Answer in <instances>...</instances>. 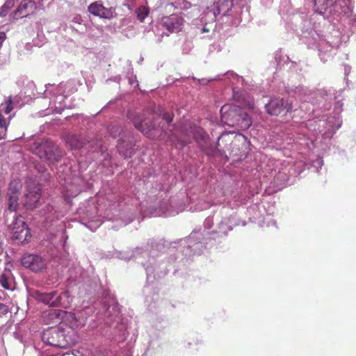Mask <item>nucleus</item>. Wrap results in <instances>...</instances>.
Instances as JSON below:
<instances>
[{"mask_svg":"<svg viewBox=\"0 0 356 356\" xmlns=\"http://www.w3.org/2000/svg\"><path fill=\"white\" fill-rule=\"evenodd\" d=\"M354 3L352 0H335V2H327L314 10L313 13L303 19L302 24L301 40L309 48H316L323 62L327 61L330 55L327 54L329 49L337 48L341 43L340 33L334 31V35H323L321 34V26L316 22L317 15L327 19L330 22L340 23L343 26L346 24L356 27V13L353 15Z\"/></svg>","mask_w":356,"mask_h":356,"instance_id":"1","label":"nucleus"},{"mask_svg":"<svg viewBox=\"0 0 356 356\" xmlns=\"http://www.w3.org/2000/svg\"><path fill=\"white\" fill-rule=\"evenodd\" d=\"M293 91L300 100L303 101L300 108L302 111L305 109L309 115L312 113L314 115L313 118L306 121L305 127L316 138L318 134H321L323 138H331L342 124L340 113L343 104L340 102H336L332 115H322L319 118L318 114H315V104L320 108L327 109L330 106L332 95L328 94L324 89L311 91L301 86H296Z\"/></svg>","mask_w":356,"mask_h":356,"instance_id":"2","label":"nucleus"},{"mask_svg":"<svg viewBox=\"0 0 356 356\" xmlns=\"http://www.w3.org/2000/svg\"><path fill=\"white\" fill-rule=\"evenodd\" d=\"M65 318L69 323V327L63 328L59 325L48 328L43 332L42 339L46 345L67 348L77 342L78 337L75 330L84 325L85 320L77 318L72 312L67 313Z\"/></svg>","mask_w":356,"mask_h":356,"instance_id":"3","label":"nucleus"},{"mask_svg":"<svg viewBox=\"0 0 356 356\" xmlns=\"http://www.w3.org/2000/svg\"><path fill=\"white\" fill-rule=\"evenodd\" d=\"M214 221L216 222V228L211 235L217 234L216 237L227 236L234 227L241 224L240 219L227 207L218 208L213 216H209L205 219L204 225L206 228L209 229L212 227Z\"/></svg>","mask_w":356,"mask_h":356,"instance_id":"4","label":"nucleus"},{"mask_svg":"<svg viewBox=\"0 0 356 356\" xmlns=\"http://www.w3.org/2000/svg\"><path fill=\"white\" fill-rule=\"evenodd\" d=\"M154 254L155 250L154 249L143 250L141 248H137L134 252V257L136 259L148 258V260L145 262L138 261L145 269L148 282H153L156 277H161L168 272L165 264H163V267H157V261L154 258Z\"/></svg>","mask_w":356,"mask_h":356,"instance_id":"5","label":"nucleus"},{"mask_svg":"<svg viewBox=\"0 0 356 356\" xmlns=\"http://www.w3.org/2000/svg\"><path fill=\"white\" fill-rule=\"evenodd\" d=\"M106 323H110L113 327V332H111V339L116 343L123 342L127 338V331L122 324L119 323L120 320L118 305L114 300L108 305H104Z\"/></svg>","mask_w":356,"mask_h":356,"instance_id":"6","label":"nucleus"},{"mask_svg":"<svg viewBox=\"0 0 356 356\" xmlns=\"http://www.w3.org/2000/svg\"><path fill=\"white\" fill-rule=\"evenodd\" d=\"M46 90L43 92L42 97L49 99V107L52 112L60 113L65 106L63 105V102L65 99L64 95L65 89L64 84L60 83L58 86L49 85L45 86Z\"/></svg>","mask_w":356,"mask_h":356,"instance_id":"7","label":"nucleus"},{"mask_svg":"<svg viewBox=\"0 0 356 356\" xmlns=\"http://www.w3.org/2000/svg\"><path fill=\"white\" fill-rule=\"evenodd\" d=\"M35 154L49 164L58 162L63 156L62 151L51 141L46 140L37 146Z\"/></svg>","mask_w":356,"mask_h":356,"instance_id":"8","label":"nucleus"},{"mask_svg":"<svg viewBox=\"0 0 356 356\" xmlns=\"http://www.w3.org/2000/svg\"><path fill=\"white\" fill-rule=\"evenodd\" d=\"M202 239V234L200 232H193L185 239L180 241L181 246L184 247L183 253L190 257L192 254H200L205 248V243Z\"/></svg>","mask_w":356,"mask_h":356,"instance_id":"9","label":"nucleus"},{"mask_svg":"<svg viewBox=\"0 0 356 356\" xmlns=\"http://www.w3.org/2000/svg\"><path fill=\"white\" fill-rule=\"evenodd\" d=\"M265 108L271 115H284L293 111V105L291 101L284 100L283 98H273L266 104Z\"/></svg>","mask_w":356,"mask_h":356,"instance_id":"10","label":"nucleus"},{"mask_svg":"<svg viewBox=\"0 0 356 356\" xmlns=\"http://www.w3.org/2000/svg\"><path fill=\"white\" fill-rule=\"evenodd\" d=\"M13 223L12 233L13 237L20 243L27 242L30 236V232L28 226L24 221L22 216L15 217Z\"/></svg>","mask_w":356,"mask_h":356,"instance_id":"11","label":"nucleus"},{"mask_svg":"<svg viewBox=\"0 0 356 356\" xmlns=\"http://www.w3.org/2000/svg\"><path fill=\"white\" fill-rule=\"evenodd\" d=\"M240 106L234 104H225L221 107L220 115L221 122L226 125L229 127H235V122L238 120V117L240 113Z\"/></svg>","mask_w":356,"mask_h":356,"instance_id":"12","label":"nucleus"},{"mask_svg":"<svg viewBox=\"0 0 356 356\" xmlns=\"http://www.w3.org/2000/svg\"><path fill=\"white\" fill-rule=\"evenodd\" d=\"M65 140L72 149H82L86 147V149L95 152L99 147L97 144L95 146V142L89 141L79 135L68 134L66 136Z\"/></svg>","mask_w":356,"mask_h":356,"instance_id":"13","label":"nucleus"},{"mask_svg":"<svg viewBox=\"0 0 356 356\" xmlns=\"http://www.w3.org/2000/svg\"><path fill=\"white\" fill-rule=\"evenodd\" d=\"M234 6L233 0H217L213 5L211 10H208L206 15H209L214 20L217 15L227 16L229 15Z\"/></svg>","mask_w":356,"mask_h":356,"instance_id":"14","label":"nucleus"},{"mask_svg":"<svg viewBox=\"0 0 356 356\" xmlns=\"http://www.w3.org/2000/svg\"><path fill=\"white\" fill-rule=\"evenodd\" d=\"M22 264L26 268L33 272H38L46 267L45 259L38 254H25L22 259Z\"/></svg>","mask_w":356,"mask_h":356,"instance_id":"15","label":"nucleus"},{"mask_svg":"<svg viewBox=\"0 0 356 356\" xmlns=\"http://www.w3.org/2000/svg\"><path fill=\"white\" fill-rule=\"evenodd\" d=\"M41 186L35 183L28 186L27 193L25 194V205L28 209L35 207L41 196Z\"/></svg>","mask_w":356,"mask_h":356,"instance_id":"16","label":"nucleus"},{"mask_svg":"<svg viewBox=\"0 0 356 356\" xmlns=\"http://www.w3.org/2000/svg\"><path fill=\"white\" fill-rule=\"evenodd\" d=\"M162 26L170 33L179 32L183 26V19L176 14L165 16L162 18Z\"/></svg>","mask_w":356,"mask_h":356,"instance_id":"17","label":"nucleus"},{"mask_svg":"<svg viewBox=\"0 0 356 356\" xmlns=\"http://www.w3.org/2000/svg\"><path fill=\"white\" fill-rule=\"evenodd\" d=\"M129 118L131 119V116H129ZM131 120L137 129L140 131L144 135L151 137L150 131L155 129L154 123L148 121L140 115H134Z\"/></svg>","mask_w":356,"mask_h":356,"instance_id":"18","label":"nucleus"},{"mask_svg":"<svg viewBox=\"0 0 356 356\" xmlns=\"http://www.w3.org/2000/svg\"><path fill=\"white\" fill-rule=\"evenodd\" d=\"M41 215L44 217V227L48 228L53 225V222L58 220L63 214L55 210L54 207L49 204H47L42 210Z\"/></svg>","mask_w":356,"mask_h":356,"instance_id":"19","label":"nucleus"},{"mask_svg":"<svg viewBox=\"0 0 356 356\" xmlns=\"http://www.w3.org/2000/svg\"><path fill=\"white\" fill-rule=\"evenodd\" d=\"M35 9L36 4L35 1L31 0H23L14 13L13 17L18 19L26 17L33 13Z\"/></svg>","mask_w":356,"mask_h":356,"instance_id":"20","label":"nucleus"},{"mask_svg":"<svg viewBox=\"0 0 356 356\" xmlns=\"http://www.w3.org/2000/svg\"><path fill=\"white\" fill-rule=\"evenodd\" d=\"M89 12L93 15L104 19L113 17V13L111 8H105L99 1L91 3L88 7Z\"/></svg>","mask_w":356,"mask_h":356,"instance_id":"21","label":"nucleus"},{"mask_svg":"<svg viewBox=\"0 0 356 356\" xmlns=\"http://www.w3.org/2000/svg\"><path fill=\"white\" fill-rule=\"evenodd\" d=\"M38 298L42 302L51 307L63 306L61 302L62 297L56 291L41 293Z\"/></svg>","mask_w":356,"mask_h":356,"instance_id":"22","label":"nucleus"},{"mask_svg":"<svg viewBox=\"0 0 356 356\" xmlns=\"http://www.w3.org/2000/svg\"><path fill=\"white\" fill-rule=\"evenodd\" d=\"M0 284L5 289L12 290L14 287V278L11 271L5 269L0 276Z\"/></svg>","mask_w":356,"mask_h":356,"instance_id":"23","label":"nucleus"},{"mask_svg":"<svg viewBox=\"0 0 356 356\" xmlns=\"http://www.w3.org/2000/svg\"><path fill=\"white\" fill-rule=\"evenodd\" d=\"M117 148L120 154L124 158L131 157L134 154V145L130 142H125L120 139L118 141Z\"/></svg>","mask_w":356,"mask_h":356,"instance_id":"24","label":"nucleus"},{"mask_svg":"<svg viewBox=\"0 0 356 356\" xmlns=\"http://www.w3.org/2000/svg\"><path fill=\"white\" fill-rule=\"evenodd\" d=\"M189 131L182 130V136L180 138H177L175 145L177 148H183L190 142L191 137H195V131L192 127Z\"/></svg>","mask_w":356,"mask_h":356,"instance_id":"25","label":"nucleus"},{"mask_svg":"<svg viewBox=\"0 0 356 356\" xmlns=\"http://www.w3.org/2000/svg\"><path fill=\"white\" fill-rule=\"evenodd\" d=\"M237 119V122H235V127L241 128V129H248L252 124L250 117L246 113H243L241 108H240V113Z\"/></svg>","mask_w":356,"mask_h":356,"instance_id":"26","label":"nucleus"},{"mask_svg":"<svg viewBox=\"0 0 356 356\" xmlns=\"http://www.w3.org/2000/svg\"><path fill=\"white\" fill-rule=\"evenodd\" d=\"M15 0H6L3 5L0 8V17H5L9 10L14 6Z\"/></svg>","mask_w":356,"mask_h":356,"instance_id":"27","label":"nucleus"},{"mask_svg":"<svg viewBox=\"0 0 356 356\" xmlns=\"http://www.w3.org/2000/svg\"><path fill=\"white\" fill-rule=\"evenodd\" d=\"M137 18L140 21L143 22L144 19L149 15V9L145 6H141L138 7L136 10Z\"/></svg>","mask_w":356,"mask_h":356,"instance_id":"28","label":"nucleus"},{"mask_svg":"<svg viewBox=\"0 0 356 356\" xmlns=\"http://www.w3.org/2000/svg\"><path fill=\"white\" fill-rule=\"evenodd\" d=\"M18 195L14 193L13 195H9L8 198V210L10 212L15 211L18 206L17 204Z\"/></svg>","mask_w":356,"mask_h":356,"instance_id":"29","label":"nucleus"},{"mask_svg":"<svg viewBox=\"0 0 356 356\" xmlns=\"http://www.w3.org/2000/svg\"><path fill=\"white\" fill-rule=\"evenodd\" d=\"M21 188V184L18 180H13L9 184V195H13L14 193L18 195V193Z\"/></svg>","mask_w":356,"mask_h":356,"instance_id":"30","label":"nucleus"},{"mask_svg":"<svg viewBox=\"0 0 356 356\" xmlns=\"http://www.w3.org/2000/svg\"><path fill=\"white\" fill-rule=\"evenodd\" d=\"M13 102L10 99L7 100L5 102V104H1L0 106V110L4 111L6 114H9L13 110Z\"/></svg>","mask_w":356,"mask_h":356,"instance_id":"31","label":"nucleus"},{"mask_svg":"<svg viewBox=\"0 0 356 356\" xmlns=\"http://www.w3.org/2000/svg\"><path fill=\"white\" fill-rule=\"evenodd\" d=\"M122 131L120 127L117 125L111 126L108 129L109 134L113 138H116L118 136H120Z\"/></svg>","mask_w":356,"mask_h":356,"instance_id":"32","label":"nucleus"},{"mask_svg":"<svg viewBox=\"0 0 356 356\" xmlns=\"http://www.w3.org/2000/svg\"><path fill=\"white\" fill-rule=\"evenodd\" d=\"M313 3L314 9L323 6L327 2H335V0H311Z\"/></svg>","mask_w":356,"mask_h":356,"instance_id":"33","label":"nucleus"},{"mask_svg":"<svg viewBox=\"0 0 356 356\" xmlns=\"http://www.w3.org/2000/svg\"><path fill=\"white\" fill-rule=\"evenodd\" d=\"M70 186H66V191L67 193H70V196H76L77 194H79L80 192H81V189L80 188H77L74 192V191H72L71 192V188H70Z\"/></svg>","mask_w":356,"mask_h":356,"instance_id":"34","label":"nucleus"},{"mask_svg":"<svg viewBox=\"0 0 356 356\" xmlns=\"http://www.w3.org/2000/svg\"><path fill=\"white\" fill-rule=\"evenodd\" d=\"M8 124V123L6 122V119L0 113V128H1V127H3V128H7Z\"/></svg>","mask_w":356,"mask_h":356,"instance_id":"35","label":"nucleus"},{"mask_svg":"<svg viewBox=\"0 0 356 356\" xmlns=\"http://www.w3.org/2000/svg\"><path fill=\"white\" fill-rule=\"evenodd\" d=\"M163 120L166 122L168 124H169L172 121V118L170 115L165 113L163 115Z\"/></svg>","mask_w":356,"mask_h":356,"instance_id":"36","label":"nucleus"},{"mask_svg":"<svg viewBox=\"0 0 356 356\" xmlns=\"http://www.w3.org/2000/svg\"><path fill=\"white\" fill-rule=\"evenodd\" d=\"M323 164V161L322 159H318L314 161V166L318 168H321Z\"/></svg>","mask_w":356,"mask_h":356,"instance_id":"37","label":"nucleus"},{"mask_svg":"<svg viewBox=\"0 0 356 356\" xmlns=\"http://www.w3.org/2000/svg\"><path fill=\"white\" fill-rule=\"evenodd\" d=\"M299 140V138H296V139H292L291 138H286V144H290L292 142H294L296 140V143H299L300 145H303L304 143H300L298 141Z\"/></svg>","mask_w":356,"mask_h":356,"instance_id":"38","label":"nucleus"},{"mask_svg":"<svg viewBox=\"0 0 356 356\" xmlns=\"http://www.w3.org/2000/svg\"><path fill=\"white\" fill-rule=\"evenodd\" d=\"M6 131H7V128H3V127H1V128H0V139H2L4 138V136H6Z\"/></svg>","mask_w":356,"mask_h":356,"instance_id":"39","label":"nucleus"},{"mask_svg":"<svg viewBox=\"0 0 356 356\" xmlns=\"http://www.w3.org/2000/svg\"><path fill=\"white\" fill-rule=\"evenodd\" d=\"M6 39V34L3 32H0V47H1L3 41Z\"/></svg>","mask_w":356,"mask_h":356,"instance_id":"40","label":"nucleus"},{"mask_svg":"<svg viewBox=\"0 0 356 356\" xmlns=\"http://www.w3.org/2000/svg\"><path fill=\"white\" fill-rule=\"evenodd\" d=\"M209 28L207 27V24H206L203 27L202 29H201V33H207L209 31Z\"/></svg>","mask_w":356,"mask_h":356,"instance_id":"41","label":"nucleus"},{"mask_svg":"<svg viewBox=\"0 0 356 356\" xmlns=\"http://www.w3.org/2000/svg\"><path fill=\"white\" fill-rule=\"evenodd\" d=\"M350 71V67L348 65L344 66V73L346 75H348Z\"/></svg>","mask_w":356,"mask_h":356,"instance_id":"42","label":"nucleus"},{"mask_svg":"<svg viewBox=\"0 0 356 356\" xmlns=\"http://www.w3.org/2000/svg\"><path fill=\"white\" fill-rule=\"evenodd\" d=\"M247 106H248L249 109H252V110L254 109V103L253 102H248V104H247Z\"/></svg>","mask_w":356,"mask_h":356,"instance_id":"43","label":"nucleus"},{"mask_svg":"<svg viewBox=\"0 0 356 356\" xmlns=\"http://www.w3.org/2000/svg\"><path fill=\"white\" fill-rule=\"evenodd\" d=\"M73 21L76 23H80L81 17L79 16L74 17Z\"/></svg>","mask_w":356,"mask_h":356,"instance_id":"44","label":"nucleus"},{"mask_svg":"<svg viewBox=\"0 0 356 356\" xmlns=\"http://www.w3.org/2000/svg\"><path fill=\"white\" fill-rule=\"evenodd\" d=\"M226 76H232L234 77H237L238 76L236 74H234L233 72H227L225 74Z\"/></svg>","mask_w":356,"mask_h":356,"instance_id":"45","label":"nucleus"},{"mask_svg":"<svg viewBox=\"0 0 356 356\" xmlns=\"http://www.w3.org/2000/svg\"><path fill=\"white\" fill-rule=\"evenodd\" d=\"M129 84L133 85L134 82H138L136 80H132L131 78L129 79Z\"/></svg>","mask_w":356,"mask_h":356,"instance_id":"46","label":"nucleus"},{"mask_svg":"<svg viewBox=\"0 0 356 356\" xmlns=\"http://www.w3.org/2000/svg\"><path fill=\"white\" fill-rule=\"evenodd\" d=\"M277 56H278V53H276L275 55V58L276 61L277 62V64L279 65L280 64V61H277Z\"/></svg>","mask_w":356,"mask_h":356,"instance_id":"47","label":"nucleus"},{"mask_svg":"<svg viewBox=\"0 0 356 356\" xmlns=\"http://www.w3.org/2000/svg\"><path fill=\"white\" fill-rule=\"evenodd\" d=\"M220 75H218L216 77H215L214 79H213L212 80H220Z\"/></svg>","mask_w":356,"mask_h":356,"instance_id":"48","label":"nucleus"},{"mask_svg":"<svg viewBox=\"0 0 356 356\" xmlns=\"http://www.w3.org/2000/svg\"><path fill=\"white\" fill-rule=\"evenodd\" d=\"M189 5H190V3H189L188 2H186V5L184 6V7H185L186 8H188V6H189Z\"/></svg>","mask_w":356,"mask_h":356,"instance_id":"49","label":"nucleus"},{"mask_svg":"<svg viewBox=\"0 0 356 356\" xmlns=\"http://www.w3.org/2000/svg\"><path fill=\"white\" fill-rule=\"evenodd\" d=\"M119 80H120V77H119V76H116V77L115 78V81H119Z\"/></svg>","mask_w":356,"mask_h":356,"instance_id":"50","label":"nucleus"},{"mask_svg":"<svg viewBox=\"0 0 356 356\" xmlns=\"http://www.w3.org/2000/svg\"><path fill=\"white\" fill-rule=\"evenodd\" d=\"M149 286H145V291H147L149 289Z\"/></svg>","mask_w":356,"mask_h":356,"instance_id":"51","label":"nucleus"},{"mask_svg":"<svg viewBox=\"0 0 356 356\" xmlns=\"http://www.w3.org/2000/svg\"><path fill=\"white\" fill-rule=\"evenodd\" d=\"M245 225H246L245 222L243 221V222H242V225H243V226H245Z\"/></svg>","mask_w":356,"mask_h":356,"instance_id":"52","label":"nucleus"},{"mask_svg":"<svg viewBox=\"0 0 356 356\" xmlns=\"http://www.w3.org/2000/svg\"><path fill=\"white\" fill-rule=\"evenodd\" d=\"M307 140H309L312 141V138H309V137H307Z\"/></svg>","mask_w":356,"mask_h":356,"instance_id":"53","label":"nucleus"},{"mask_svg":"<svg viewBox=\"0 0 356 356\" xmlns=\"http://www.w3.org/2000/svg\"><path fill=\"white\" fill-rule=\"evenodd\" d=\"M212 238L215 239L216 237L215 236H213Z\"/></svg>","mask_w":356,"mask_h":356,"instance_id":"54","label":"nucleus"}]
</instances>
